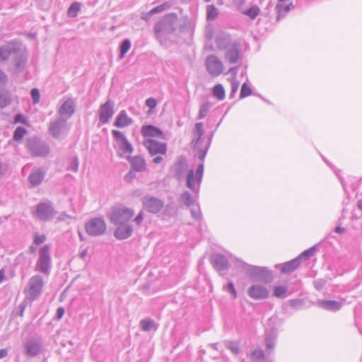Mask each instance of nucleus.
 Returning <instances> with one entry per match:
<instances>
[{
  "label": "nucleus",
  "mask_w": 362,
  "mask_h": 362,
  "mask_svg": "<svg viewBox=\"0 0 362 362\" xmlns=\"http://www.w3.org/2000/svg\"><path fill=\"white\" fill-rule=\"evenodd\" d=\"M315 252V247H312L305 251H303L299 256H298L296 258L299 259V262H301L302 259H308L313 255H314Z\"/></svg>",
  "instance_id": "37"
},
{
  "label": "nucleus",
  "mask_w": 362,
  "mask_h": 362,
  "mask_svg": "<svg viewBox=\"0 0 362 362\" xmlns=\"http://www.w3.org/2000/svg\"><path fill=\"white\" fill-rule=\"evenodd\" d=\"M327 281L324 279H317L313 281L315 288L317 291H320L325 286Z\"/></svg>",
  "instance_id": "52"
},
{
  "label": "nucleus",
  "mask_w": 362,
  "mask_h": 362,
  "mask_svg": "<svg viewBox=\"0 0 362 362\" xmlns=\"http://www.w3.org/2000/svg\"><path fill=\"white\" fill-rule=\"evenodd\" d=\"M316 305L317 307L325 310L337 312L342 308L343 303L334 300H318Z\"/></svg>",
  "instance_id": "17"
},
{
  "label": "nucleus",
  "mask_w": 362,
  "mask_h": 362,
  "mask_svg": "<svg viewBox=\"0 0 362 362\" xmlns=\"http://www.w3.org/2000/svg\"><path fill=\"white\" fill-rule=\"evenodd\" d=\"M132 122V119L127 117V115H119L115 122V126L119 128L127 127Z\"/></svg>",
  "instance_id": "29"
},
{
  "label": "nucleus",
  "mask_w": 362,
  "mask_h": 362,
  "mask_svg": "<svg viewBox=\"0 0 362 362\" xmlns=\"http://www.w3.org/2000/svg\"><path fill=\"white\" fill-rule=\"evenodd\" d=\"M247 295L252 299L264 300L269 296V291L266 286L261 284H253L247 289Z\"/></svg>",
  "instance_id": "13"
},
{
  "label": "nucleus",
  "mask_w": 362,
  "mask_h": 362,
  "mask_svg": "<svg viewBox=\"0 0 362 362\" xmlns=\"http://www.w3.org/2000/svg\"><path fill=\"white\" fill-rule=\"evenodd\" d=\"M205 64L208 73L214 77L218 76L223 71V62L214 54L209 55Z\"/></svg>",
  "instance_id": "11"
},
{
  "label": "nucleus",
  "mask_w": 362,
  "mask_h": 362,
  "mask_svg": "<svg viewBox=\"0 0 362 362\" xmlns=\"http://www.w3.org/2000/svg\"><path fill=\"white\" fill-rule=\"evenodd\" d=\"M134 215L133 209L122 206L112 208L108 217L112 223L119 225L127 223Z\"/></svg>",
  "instance_id": "4"
},
{
  "label": "nucleus",
  "mask_w": 362,
  "mask_h": 362,
  "mask_svg": "<svg viewBox=\"0 0 362 362\" xmlns=\"http://www.w3.org/2000/svg\"><path fill=\"white\" fill-rule=\"evenodd\" d=\"M146 105L149 107L147 113H151L157 105V100L153 98H149L146 100Z\"/></svg>",
  "instance_id": "50"
},
{
  "label": "nucleus",
  "mask_w": 362,
  "mask_h": 362,
  "mask_svg": "<svg viewBox=\"0 0 362 362\" xmlns=\"http://www.w3.org/2000/svg\"><path fill=\"white\" fill-rule=\"evenodd\" d=\"M143 145L148 150L151 156L166 154L167 144L165 143H161L155 139L146 138L144 140Z\"/></svg>",
  "instance_id": "10"
},
{
  "label": "nucleus",
  "mask_w": 362,
  "mask_h": 362,
  "mask_svg": "<svg viewBox=\"0 0 362 362\" xmlns=\"http://www.w3.org/2000/svg\"><path fill=\"white\" fill-rule=\"evenodd\" d=\"M139 325L143 331L149 332L154 328L155 322L151 319H144L140 321Z\"/></svg>",
  "instance_id": "32"
},
{
  "label": "nucleus",
  "mask_w": 362,
  "mask_h": 362,
  "mask_svg": "<svg viewBox=\"0 0 362 362\" xmlns=\"http://www.w3.org/2000/svg\"><path fill=\"white\" fill-rule=\"evenodd\" d=\"M50 249L49 245H45L40 248L39 257L35 265V270L46 276L49 275L52 268Z\"/></svg>",
  "instance_id": "3"
},
{
  "label": "nucleus",
  "mask_w": 362,
  "mask_h": 362,
  "mask_svg": "<svg viewBox=\"0 0 362 362\" xmlns=\"http://www.w3.org/2000/svg\"><path fill=\"white\" fill-rule=\"evenodd\" d=\"M259 8L257 5H254L246 11H245L244 13L249 16L251 19H255L259 15Z\"/></svg>",
  "instance_id": "41"
},
{
  "label": "nucleus",
  "mask_w": 362,
  "mask_h": 362,
  "mask_svg": "<svg viewBox=\"0 0 362 362\" xmlns=\"http://www.w3.org/2000/svg\"><path fill=\"white\" fill-rule=\"evenodd\" d=\"M46 240V236L45 235H39L35 233L34 235L33 242L36 245H39L43 243Z\"/></svg>",
  "instance_id": "57"
},
{
  "label": "nucleus",
  "mask_w": 362,
  "mask_h": 362,
  "mask_svg": "<svg viewBox=\"0 0 362 362\" xmlns=\"http://www.w3.org/2000/svg\"><path fill=\"white\" fill-rule=\"evenodd\" d=\"M132 169L137 172H144L146 170L145 160L140 156L128 157Z\"/></svg>",
  "instance_id": "25"
},
{
  "label": "nucleus",
  "mask_w": 362,
  "mask_h": 362,
  "mask_svg": "<svg viewBox=\"0 0 362 362\" xmlns=\"http://www.w3.org/2000/svg\"><path fill=\"white\" fill-rule=\"evenodd\" d=\"M218 15V10L214 5L206 6V18L208 21H214Z\"/></svg>",
  "instance_id": "33"
},
{
  "label": "nucleus",
  "mask_w": 362,
  "mask_h": 362,
  "mask_svg": "<svg viewBox=\"0 0 362 362\" xmlns=\"http://www.w3.org/2000/svg\"><path fill=\"white\" fill-rule=\"evenodd\" d=\"M167 7H168V5H167L166 3L162 4L159 5V6H156L153 8H152L148 12V15L149 16H153L155 13H160V12L165 11Z\"/></svg>",
  "instance_id": "49"
},
{
  "label": "nucleus",
  "mask_w": 362,
  "mask_h": 362,
  "mask_svg": "<svg viewBox=\"0 0 362 362\" xmlns=\"http://www.w3.org/2000/svg\"><path fill=\"white\" fill-rule=\"evenodd\" d=\"M78 165H79V160L78 158L76 156H74L67 168V170L73 171V172H77L78 170Z\"/></svg>",
  "instance_id": "45"
},
{
  "label": "nucleus",
  "mask_w": 362,
  "mask_h": 362,
  "mask_svg": "<svg viewBox=\"0 0 362 362\" xmlns=\"http://www.w3.org/2000/svg\"><path fill=\"white\" fill-rule=\"evenodd\" d=\"M240 44L237 41H233L230 47L226 49L225 59L230 64H236L240 59Z\"/></svg>",
  "instance_id": "15"
},
{
  "label": "nucleus",
  "mask_w": 362,
  "mask_h": 362,
  "mask_svg": "<svg viewBox=\"0 0 362 362\" xmlns=\"http://www.w3.org/2000/svg\"><path fill=\"white\" fill-rule=\"evenodd\" d=\"M12 59L15 65V71L16 72L23 71L27 63V55L25 52L21 49V45L18 49V52L15 54Z\"/></svg>",
  "instance_id": "18"
},
{
  "label": "nucleus",
  "mask_w": 362,
  "mask_h": 362,
  "mask_svg": "<svg viewBox=\"0 0 362 362\" xmlns=\"http://www.w3.org/2000/svg\"><path fill=\"white\" fill-rule=\"evenodd\" d=\"M28 147L35 156L43 157L49 152V148L46 142L37 138H32L28 141Z\"/></svg>",
  "instance_id": "8"
},
{
  "label": "nucleus",
  "mask_w": 362,
  "mask_h": 362,
  "mask_svg": "<svg viewBox=\"0 0 362 362\" xmlns=\"http://www.w3.org/2000/svg\"><path fill=\"white\" fill-rule=\"evenodd\" d=\"M86 233L91 236H99L105 233L107 226L103 218H90L85 226Z\"/></svg>",
  "instance_id": "7"
},
{
  "label": "nucleus",
  "mask_w": 362,
  "mask_h": 362,
  "mask_svg": "<svg viewBox=\"0 0 362 362\" xmlns=\"http://www.w3.org/2000/svg\"><path fill=\"white\" fill-rule=\"evenodd\" d=\"M300 264V262H299V259L296 257L293 259L286 262L284 264H276L275 267L276 268H280L281 272L283 274H288L296 270Z\"/></svg>",
  "instance_id": "24"
},
{
  "label": "nucleus",
  "mask_w": 362,
  "mask_h": 362,
  "mask_svg": "<svg viewBox=\"0 0 362 362\" xmlns=\"http://www.w3.org/2000/svg\"><path fill=\"white\" fill-rule=\"evenodd\" d=\"M277 338V332L275 330H271L267 334L265 337V346L267 354H269L273 352L275 345L276 340Z\"/></svg>",
  "instance_id": "26"
},
{
  "label": "nucleus",
  "mask_w": 362,
  "mask_h": 362,
  "mask_svg": "<svg viewBox=\"0 0 362 362\" xmlns=\"http://www.w3.org/2000/svg\"><path fill=\"white\" fill-rule=\"evenodd\" d=\"M112 115H99V124H104L111 119Z\"/></svg>",
  "instance_id": "60"
},
{
  "label": "nucleus",
  "mask_w": 362,
  "mask_h": 362,
  "mask_svg": "<svg viewBox=\"0 0 362 362\" xmlns=\"http://www.w3.org/2000/svg\"><path fill=\"white\" fill-rule=\"evenodd\" d=\"M31 97L33 104H36L40 101V93L37 88H33L31 90Z\"/></svg>",
  "instance_id": "53"
},
{
  "label": "nucleus",
  "mask_w": 362,
  "mask_h": 362,
  "mask_svg": "<svg viewBox=\"0 0 362 362\" xmlns=\"http://www.w3.org/2000/svg\"><path fill=\"white\" fill-rule=\"evenodd\" d=\"M144 219V211L141 210L137 216L134 218L133 221L138 226H140Z\"/></svg>",
  "instance_id": "58"
},
{
  "label": "nucleus",
  "mask_w": 362,
  "mask_h": 362,
  "mask_svg": "<svg viewBox=\"0 0 362 362\" xmlns=\"http://www.w3.org/2000/svg\"><path fill=\"white\" fill-rule=\"evenodd\" d=\"M55 214L52 204L50 202H40L36 206V215L43 221H50Z\"/></svg>",
  "instance_id": "12"
},
{
  "label": "nucleus",
  "mask_w": 362,
  "mask_h": 362,
  "mask_svg": "<svg viewBox=\"0 0 362 362\" xmlns=\"http://www.w3.org/2000/svg\"><path fill=\"white\" fill-rule=\"evenodd\" d=\"M75 107L76 100L68 98L62 104L58 113H74Z\"/></svg>",
  "instance_id": "28"
},
{
  "label": "nucleus",
  "mask_w": 362,
  "mask_h": 362,
  "mask_svg": "<svg viewBox=\"0 0 362 362\" xmlns=\"http://www.w3.org/2000/svg\"><path fill=\"white\" fill-rule=\"evenodd\" d=\"M227 346L233 354H238L239 353V346L238 343L235 341H230L228 343Z\"/></svg>",
  "instance_id": "56"
},
{
  "label": "nucleus",
  "mask_w": 362,
  "mask_h": 362,
  "mask_svg": "<svg viewBox=\"0 0 362 362\" xmlns=\"http://www.w3.org/2000/svg\"><path fill=\"white\" fill-rule=\"evenodd\" d=\"M143 209L151 214H158L164 207L163 200L151 195H146L141 199Z\"/></svg>",
  "instance_id": "6"
},
{
  "label": "nucleus",
  "mask_w": 362,
  "mask_h": 362,
  "mask_svg": "<svg viewBox=\"0 0 362 362\" xmlns=\"http://www.w3.org/2000/svg\"><path fill=\"white\" fill-rule=\"evenodd\" d=\"M211 262L215 269L223 271L228 267V261L226 256L221 254H214L211 258Z\"/></svg>",
  "instance_id": "22"
},
{
  "label": "nucleus",
  "mask_w": 362,
  "mask_h": 362,
  "mask_svg": "<svg viewBox=\"0 0 362 362\" xmlns=\"http://www.w3.org/2000/svg\"><path fill=\"white\" fill-rule=\"evenodd\" d=\"M252 93L251 88L245 82L242 85L240 93V98H244L249 96Z\"/></svg>",
  "instance_id": "42"
},
{
  "label": "nucleus",
  "mask_w": 362,
  "mask_h": 362,
  "mask_svg": "<svg viewBox=\"0 0 362 362\" xmlns=\"http://www.w3.org/2000/svg\"><path fill=\"white\" fill-rule=\"evenodd\" d=\"M43 286V279L40 275L37 274L32 276L26 288L27 297L31 300L37 299L42 291Z\"/></svg>",
  "instance_id": "5"
},
{
  "label": "nucleus",
  "mask_w": 362,
  "mask_h": 362,
  "mask_svg": "<svg viewBox=\"0 0 362 362\" xmlns=\"http://www.w3.org/2000/svg\"><path fill=\"white\" fill-rule=\"evenodd\" d=\"M112 133L117 143H119L120 141L127 139L126 136L123 134V133L118 130H112Z\"/></svg>",
  "instance_id": "55"
},
{
  "label": "nucleus",
  "mask_w": 362,
  "mask_h": 362,
  "mask_svg": "<svg viewBox=\"0 0 362 362\" xmlns=\"http://www.w3.org/2000/svg\"><path fill=\"white\" fill-rule=\"evenodd\" d=\"M226 290L230 293L233 296V298H236L237 297V293H236V291L235 289V286H234V284L233 282H229L227 286H226Z\"/></svg>",
  "instance_id": "59"
},
{
  "label": "nucleus",
  "mask_w": 362,
  "mask_h": 362,
  "mask_svg": "<svg viewBox=\"0 0 362 362\" xmlns=\"http://www.w3.org/2000/svg\"><path fill=\"white\" fill-rule=\"evenodd\" d=\"M221 120L216 124L214 130H211L207 139L203 137L204 124L197 122L194 124L192 132V144L197 151V156L202 161L206 156L209 148L211 145L214 134L220 125ZM204 174V163H199L197 168L196 173L193 170H189L187 175V187L192 192L193 194L188 191H184L179 197V202L185 206L190 207L194 205L199 198L200 185Z\"/></svg>",
  "instance_id": "1"
},
{
  "label": "nucleus",
  "mask_w": 362,
  "mask_h": 362,
  "mask_svg": "<svg viewBox=\"0 0 362 362\" xmlns=\"http://www.w3.org/2000/svg\"><path fill=\"white\" fill-rule=\"evenodd\" d=\"M166 21L164 20L155 25L154 30L157 37H161L164 33Z\"/></svg>",
  "instance_id": "43"
},
{
  "label": "nucleus",
  "mask_w": 362,
  "mask_h": 362,
  "mask_svg": "<svg viewBox=\"0 0 362 362\" xmlns=\"http://www.w3.org/2000/svg\"><path fill=\"white\" fill-rule=\"evenodd\" d=\"M11 101V94L5 89L0 90V107H4L10 104Z\"/></svg>",
  "instance_id": "30"
},
{
  "label": "nucleus",
  "mask_w": 362,
  "mask_h": 362,
  "mask_svg": "<svg viewBox=\"0 0 362 362\" xmlns=\"http://www.w3.org/2000/svg\"><path fill=\"white\" fill-rule=\"evenodd\" d=\"M213 94L218 100H223L225 98V90L221 84L216 85L213 88Z\"/></svg>",
  "instance_id": "36"
},
{
  "label": "nucleus",
  "mask_w": 362,
  "mask_h": 362,
  "mask_svg": "<svg viewBox=\"0 0 362 362\" xmlns=\"http://www.w3.org/2000/svg\"><path fill=\"white\" fill-rule=\"evenodd\" d=\"M131 47V41L129 39H124L119 46V59H122Z\"/></svg>",
  "instance_id": "31"
},
{
  "label": "nucleus",
  "mask_w": 362,
  "mask_h": 362,
  "mask_svg": "<svg viewBox=\"0 0 362 362\" xmlns=\"http://www.w3.org/2000/svg\"><path fill=\"white\" fill-rule=\"evenodd\" d=\"M21 44L14 42H8L0 47V62L7 61L10 57L13 58Z\"/></svg>",
  "instance_id": "14"
},
{
  "label": "nucleus",
  "mask_w": 362,
  "mask_h": 362,
  "mask_svg": "<svg viewBox=\"0 0 362 362\" xmlns=\"http://www.w3.org/2000/svg\"><path fill=\"white\" fill-rule=\"evenodd\" d=\"M26 129L23 127H18L13 133V139L16 141H20L23 138L24 135L26 134Z\"/></svg>",
  "instance_id": "40"
},
{
  "label": "nucleus",
  "mask_w": 362,
  "mask_h": 362,
  "mask_svg": "<svg viewBox=\"0 0 362 362\" xmlns=\"http://www.w3.org/2000/svg\"><path fill=\"white\" fill-rule=\"evenodd\" d=\"M236 267L255 281L269 284L274 279L272 272L267 267L251 265L240 259H237Z\"/></svg>",
  "instance_id": "2"
},
{
  "label": "nucleus",
  "mask_w": 362,
  "mask_h": 362,
  "mask_svg": "<svg viewBox=\"0 0 362 362\" xmlns=\"http://www.w3.org/2000/svg\"><path fill=\"white\" fill-rule=\"evenodd\" d=\"M230 85H231V92L230 94V97L233 98L239 88L240 83H239V81H238V80L236 78H233L230 81Z\"/></svg>",
  "instance_id": "46"
},
{
  "label": "nucleus",
  "mask_w": 362,
  "mask_h": 362,
  "mask_svg": "<svg viewBox=\"0 0 362 362\" xmlns=\"http://www.w3.org/2000/svg\"><path fill=\"white\" fill-rule=\"evenodd\" d=\"M64 313H65V310L64 308H62V307L58 308L57 310V313H56V319L60 320L64 316Z\"/></svg>",
  "instance_id": "62"
},
{
  "label": "nucleus",
  "mask_w": 362,
  "mask_h": 362,
  "mask_svg": "<svg viewBox=\"0 0 362 362\" xmlns=\"http://www.w3.org/2000/svg\"><path fill=\"white\" fill-rule=\"evenodd\" d=\"M264 356V351L262 349H255L251 354V358L254 361H259Z\"/></svg>",
  "instance_id": "48"
},
{
  "label": "nucleus",
  "mask_w": 362,
  "mask_h": 362,
  "mask_svg": "<svg viewBox=\"0 0 362 362\" xmlns=\"http://www.w3.org/2000/svg\"><path fill=\"white\" fill-rule=\"evenodd\" d=\"M87 255H88V250L87 248H83V249H81L80 253H79V257L81 259H83L84 262L86 261V257H87Z\"/></svg>",
  "instance_id": "64"
},
{
  "label": "nucleus",
  "mask_w": 362,
  "mask_h": 362,
  "mask_svg": "<svg viewBox=\"0 0 362 362\" xmlns=\"http://www.w3.org/2000/svg\"><path fill=\"white\" fill-rule=\"evenodd\" d=\"M191 215L197 221H199L202 218V214L199 206H197L196 208L191 209Z\"/></svg>",
  "instance_id": "54"
},
{
  "label": "nucleus",
  "mask_w": 362,
  "mask_h": 362,
  "mask_svg": "<svg viewBox=\"0 0 362 362\" xmlns=\"http://www.w3.org/2000/svg\"><path fill=\"white\" fill-rule=\"evenodd\" d=\"M293 7V5L292 4H290L287 6H286L284 8V11H281V8H279V5L277 4L276 6V8L278 9V15H277V20L279 21V19L283 16H284V14L289 11L291 8Z\"/></svg>",
  "instance_id": "47"
},
{
  "label": "nucleus",
  "mask_w": 362,
  "mask_h": 362,
  "mask_svg": "<svg viewBox=\"0 0 362 362\" xmlns=\"http://www.w3.org/2000/svg\"><path fill=\"white\" fill-rule=\"evenodd\" d=\"M81 9V4L78 2H74L71 4L67 11V15L69 17L74 18L77 16Z\"/></svg>",
  "instance_id": "35"
},
{
  "label": "nucleus",
  "mask_w": 362,
  "mask_h": 362,
  "mask_svg": "<svg viewBox=\"0 0 362 362\" xmlns=\"http://www.w3.org/2000/svg\"><path fill=\"white\" fill-rule=\"evenodd\" d=\"M287 291L288 288L285 286H276L274 287L273 295L276 298H282Z\"/></svg>",
  "instance_id": "39"
},
{
  "label": "nucleus",
  "mask_w": 362,
  "mask_h": 362,
  "mask_svg": "<svg viewBox=\"0 0 362 362\" xmlns=\"http://www.w3.org/2000/svg\"><path fill=\"white\" fill-rule=\"evenodd\" d=\"M187 168V163L184 157H180L175 164L174 171L178 179H181Z\"/></svg>",
  "instance_id": "27"
},
{
  "label": "nucleus",
  "mask_w": 362,
  "mask_h": 362,
  "mask_svg": "<svg viewBox=\"0 0 362 362\" xmlns=\"http://www.w3.org/2000/svg\"><path fill=\"white\" fill-rule=\"evenodd\" d=\"M211 107V103L209 102L204 103L201 107L199 113H206Z\"/></svg>",
  "instance_id": "61"
},
{
  "label": "nucleus",
  "mask_w": 362,
  "mask_h": 362,
  "mask_svg": "<svg viewBox=\"0 0 362 362\" xmlns=\"http://www.w3.org/2000/svg\"><path fill=\"white\" fill-rule=\"evenodd\" d=\"M24 349L27 356L31 357L36 356L41 351L42 342L37 339H28L24 344Z\"/></svg>",
  "instance_id": "16"
},
{
  "label": "nucleus",
  "mask_w": 362,
  "mask_h": 362,
  "mask_svg": "<svg viewBox=\"0 0 362 362\" xmlns=\"http://www.w3.org/2000/svg\"><path fill=\"white\" fill-rule=\"evenodd\" d=\"M114 103L107 100L105 103L101 105L99 113H113Z\"/></svg>",
  "instance_id": "38"
},
{
  "label": "nucleus",
  "mask_w": 362,
  "mask_h": 362,
  "mask_svg": "<svg viewBox=\"0 0 362 362\" xmlns=\"http://www.w3.org/2000/svg\"><path fill=\"white\" fill-rule=\"evenodd\" d=\"M26 119L23 117V115H16L14 119V123H25Z\"/></svg>",
  "instance_id": "63"
},
{
  "label": "nucleus",
  "mask_w": 362,
  "mask_h": 362,
  "mask_svg": "<svg viewBox=\"0 0 362 362\" xmlns=\"http://www.w3.org/2000/svg\"><path fill=\"white\" fill-rule=\"evenodd\" d=\"M66 120L67 118L60 117L51 122L49 127V134L54 138H58L61 135L66 134L69 129Z\"/></svg>",
  "instance_id": "9"
},
{
  "label": "nucleus",
  "mask_w": 362,
  "mask_h": 362,
  "mask_svg": "<svg viewBox=\"0 0 362 362\" xmlns=\"http://www.w3.org/2000/svg\"><path fill=\"white\" fill-rule=\"evenodd\" d=\"M141 132L144 137H157L161 139H165V136L163 132L160 129L153 125L143 126Z\"/></svg>",
  "instance_id": "20"
},
{
  "label": "nucleus",
  "mask_w": 362,
  "mask_h": 362,
  "mask_svg": "<svg viewBox=\"0 0 362 362\" xmlns=\"http://www.w3.org/2000/svg\"><path fill=\"white\" fill-rule=\"evenodd\" d=\"M8 81L6 74L0 69V90L5 89Z\"/></svg>",
  "instance_id": "51"
},
{
  "label": "nucleus",
  "mask_w": 362,
  "mask_h": 362,
  "mask_svg": "<svg viewBox=\"0 0 362 362\" xmlns=\"http://www.w3.org/2000/svg\"><path fill=\"white\" fill-rule=\"evenodd\" d=\"M119 225L114 232L115 237L117 240H125L132 235L133 228L130 224L123 223Z\"/></svg>",
  "instance_id": "19"
},
{
  "label": "nucleus",
  "mask_w": 362,
  "mask_h": 362,
  "mask_svg": "<svg viewBox=\"0 0 362 362\" xmlns=\"http://www.w3.org/2000/svg\"><path fill=\"white\" fill-rule=\"evenodd\" d=\"M232 43L231 36L228 33H219L216 37V45L220 50L228 49Z\"/></svg>",
  "instance_id": "23"
},
{
  "label": "nucleus",
  "mask_w": 362,
  "mask_h": 362,
  "mask_svg": "<svg viewBox=\"0 0 362 362\" xmlns=\"http://www.w3.org/2000/svg\"><path fill=\"white\" fill-rule=\"evenodd\" d=\"M45 176V172L42 168H34L28 176L29 183L32 187L41 184Z\"/></svg>",
  "instance_id": "21"
},
{
  "label": "nucleus",
  "mask_w": 362,
  "mask_h": 362,
  "mask_svg": "<svg viewBox=\"0 0 362 362\" xmlns=\"http://www.w3.org/2000/svg\"><path fill=\"white\" fill-rule=\"evenodd\" d=\"M290 306L296 310L300 309L304 305V300L303 299H293L289 300Z\"/></svg>",
  "instance_id": "44"
},
{
  "label": "nucleus",
  "mask_w": 362,
  "mask_h": 362,
  "mask_svg": "<svg viewBox=\"0 0 362 362\" xmlns=\"http://www.w3.org/2000/svg\"><path fill=\"white\" fill-rule=\"evenodd\" d=\"M118 145L119 150L124 153L129 154L133 151V147L127 139L118 143Z\"/></svg>",
  "instance_id": "34"
}]
</instances>
